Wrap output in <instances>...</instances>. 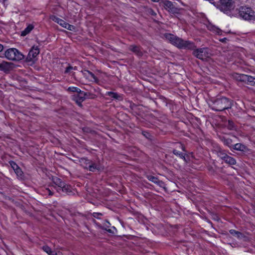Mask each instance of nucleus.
Wrapping results in <instances>:
<instances>
[{"label":"nucleus","mask_w":255,"mask_h":255,"mask_svg":"<svg viewBox=\"0 0 255 255\" xmlns=\"http://www.w3.org/2000/svg\"><path fill=\"white\" fill-rule=\"evenodd\" d=\"M102 215L103 214L101 213L94 212L92 214L93 217L97 219H100V216Z\"/></svg>","instance_id":"36"},{"label":"nucleus","mask_w":255,"mask_h":255,"mask_svg":"<svg viewBox=\"0 0 255 255\" xmlns=\"http://www.w3.org/2000/svg\"><path fill=\"white\" fill-rule=\"evenodd\" d=\"M214 4L221 11L227 13L233 10L235 6L234 0H219L216 4Z\"/></svg>","instance_id":"4"},{"label":"nucleus","mask_w":255,"mask_h":255,"mask_svg":"<svg viewBox=\"0 0 255 255\" xmlns=\"http://www.w3.org/2000/svg\"><path fill=\"white\" fill-rule=\"evenodd\" d=\"M107 95L113 99L118 100V101H121L122 100V96L117 93L108 92H107Z\"/></svg>","instance_id":"20"},{"label":"nucleus","mask_w":255,"mask_h":255,"mask_svg":"<svg viewBox=\"0 0 255 255\" xmlns=\"http://www.w3.org/2000/svg\"><path fill=\"white\" fill-rule=\"evenodd\" d=\"M182 149H183V150H185V148H184V146H182Z\"/></svg>","instance_id":"47"},{"label":"nucleus","mask_w":255,"mask_h":255,"mask_svg":"<svg viewBox=\"0 0 255 255\" xmlns=\"http://www.w3.org/2000/svg\"><path fill=\"white\" fill-rule=\"evenodd\" d=\"M239 15L245 20H252L255 18V12L250 8L242 6L239 9Z\"/></svg>","instance_id":"7"},{"label":"nucleus","mask_w":255,"mask_h":255,"mask_svg":"<svg viewBox=\"0 0 255 255\" xmlns=\"http://www.w3.org/2000/svg\"><path fill=\"white\" fill-rule=\"evenodd\" d=\"M236 78L237 80L241 82H244L245 83L251 86L255 85V78L245 74H237Z\"/></svg>","instance_id":"8"},{"label":"nucleus","mask_w":255,"mask_h":255,"mask_svg":"<svg viewBox=\"0 0 255 255\" xmlns=\"http://www.w3.org/2000/svg\"><path fill=\"white\" fill-rule=\"evenodd\" d=\"M208 29L211 31L215 32V33L218 34L219 35H222V30L219 29V28L216 27L215 26H209Z\"/></svg>","instance_id":"28"},{"label":"nucleus","mask_w":255,"mask_h":255,"mask_svg":"<svg viewBox=\"0 0 255 255\" xmlns=\"http://www.w3.org/2000/svg\"><path fill=\"white\" fill-rule=\"evenodd\" d=\"M112 229H113V230H116V228H115V227H112Z\"/></svg>","instance_id":"46"},{"label":"nucleus","mask_w":255,"mask_h":255,"mask_svg":"<svg viewBox=\"0 0 255 255\" xmlns=\"http://www.w3.org/2000/svg\"><path fill=\"white\" fill-rule=\"evenodd\" d=\"M129 50L131 51L138 56H141L143 54L140 47L138 46L134 45H130L129 47Z\"/></svg>","instance_id":"14"},{"label":"nucleus","mask_w":255,"mask_h":255,"mask_svg":"<svg viewBox=\"0 0 255 255\" xmlns=\"http://www.w3.org/2000/svg\"><path fill=\"white\" fill-rule=\"evenodd\" d=\"M46 190L47 191L49 195L52 196L53 195V192H52L49 189L46 188Z\"/></svg>","instance_id":"40"},{"label":"nucleus","mask_w":255,"mask_h":255,"mask_svg":"<svg viewBox=\"0 0 255 255\" xmlns=\"http://www.w3.org/2000/svg\"><path fill=\"white\" fill-rule=\"evenodd\" d=\"M77 94L80 97H83V99L86 100V92L82 91L80 90V92H78Z\"/></svg>","instance_id":"37"},{"label":"nucleus","mask_w":255,"mask_h":255,"mask_svg":"<svg viewBox=\"0 0 255 255\" xmlns=\"http://www.w3.org/2000/svg\"><path fill=\"white\" fill-rule=\"evenodd\" d=\"M72 99L79 107L82 106V103L85 100L83 99V97H80L77 94L73 95Z\"/></svg>","instance_id":"16"},{"label":"nucleus","mask_w":255,"mask_h":255,"mask_svg":"<svg viewBox=\"0 0 255 255\" xmlns=\"http://www.w3.org/2000/svg\"><path fill=\"white\" fill-rule=\"evenodd\" d=\"M232 149L240 151H244L246 149V146L242 143H237L233 145Z\"/></svg>","instance_id":"18"},{"label":"nucleus","mask_w":255,"mask_h":255,"mask_svg":"<svg viewBox=\"0 0 255 255\" xmlns=\"http://www.w3.org/2000/svg\"><path fill=\"white\" fill-rule=\"evenodd\" d=\"M221 141L224 143V145L227 146L229 147L231 149H232V148L233 146V142L234 140L229 138L225 136H223L221 137Z\"/></svg>","instance_id":"15"},{"label":"nucleus","mask_w":255,"mask_h":255,"mask_svg":"<svg viewBox=\"0 0 255 255\" xmlns=\"http://www.w3.org/2000/svg\"><path fill=\"white\" fill-rule=\"evenodd\" d=\"M134 106H135V105H134V104H130V107H131V108H132H132H133V107Z\"/></svg>","instance_id":"45"},{"label":"nucleus","mask_w":255,"mask_h":255,"mask_svg":"<svg viewBox=\"0 0 255 255\" xmlns=\"http://www.w3.org/2000/svg\"><path fill=\"white\" fill-rule=\"evenodd\" d=\"M149 13L152 15H155L156 14V13L152 9H150Z\"/></svg>","instance_id":"41"},{"label":"nucleus","mask_w":255,"mask_h":255,"mask_svg":"<svg viewBox=\"0 0 255 255\" xmlns=\"http://www.w3.org/2000/svg\"><path fill=\"white\" fill-rule=\"evenodd\" d=\"M13 64L10 62L2 61L0 63V71L8 73L13 69Z\"/></svg>","instance_id":"11"},{"label":"nucleus","mask_w":255,"mask_h":255,"mask_svg":"<svg viewBox=\"0 0 255 255\" xmlns=\"http://www.w3.org/2000/svg\"><path fill=\"white\" fill-rule=\"evenodd\" d=\"M77 69L76 67H72L71 66H69L66 68L65 71V73H70L71 71L73 70H76Z\"/></svg>","instance_id":"33"},{"label":"nucleus","mask_w":255,"mask_h":255,"mask_svg":"<svg viewBox=\"0 0 255 255\" xmlns=\"http://www.w3.org/2000/svg\"><path fill=\"white\" fill-rule=\"evenodd\" d=\"M142 134H143V135L146 136V134H148V133L147 132H142Z\"/></svg>","instance_id":"44"},{"label":"nucleus","mask_w":255,"mask_h":255,"mask_svg":"<svg viewBox=\"0 0 255 255\" xmlns=\"http://www.w3.org/2000/svg\"><path fill=\"white\" fill-rule=\"evenodd\" d=\"M210 106L215 111L221 112L226 109H231L232 106V102L229 99L222 97L212 100Z\"/></svg>","instance_id":"2"},{"label":"nucleus","mask_w":255,"mask_h":255,"mask_svg":"<svg viewBox=\"0 0 255 255\" xmlns=\"http://www.w3.org/2000/svg\"><path fill=\"white\" fill-rule=\"evenodd\" d=\"M224 161L226 163L231 165H235L237 163L236 160L234 158L229 155L227 157H226V159H225Z\"/></svg>","instance_id":"23"},{"label":"nucleus","mask_w":255,"mask_h":255,"mask_svg":"<svg viewBox=\"0 0 255 255\" xmlns=\"http://www.w3.org/2000/svg\"><path fill=\"white\" fill-rule=\"evenodd\" d=\"M5 57L9 60L19 61L23 59L24 55L16 48H9L4 52Z\"/></svg>","instance_id":"6"},{"label":"nucleus","mask_w":255,"mask_h":255,"mask_svg":"<svg viewBox=\"0 0 255 255\" xmlns=\"http://www.w3.org/2000/svg\"><path fill=\"white\" fill-rule=\"evenodd\" d=\"M218 156L220 157L222 160L226 159V157L228 156L224 150L220 149L217 152Z\"/></svg>","instance_id":"29"},{"label":"nucleus","mask_w":255,"mask_h":255,"mask_svg":"<svg viewBox=\"0 0 255 255\" xmlns=\"http://www.w3.org/2000/svg\"><path fill=\"white\" fill-rule=\"evenodd\" d=\"M39 49L37 46H32L26 58V61L27 62L32 61L33 59L39 53Z\"/></svg>","instance_id":"10"},{"label":"nucleus","mask_w":255,"mask_h":255,"mask_svg":"<svg viewBox=\"0 0 255 255\" xmlns=\"http://www.w3.org/2000/svg\"><path fill=\"white\" fill-rule=\"evenodd\" d=\"M3 49V46L2 44H0V52L2 51Z\"/></svg>","instance_id":"42"},{"label":"nucleus","mask_w":255,"mask_h":255,"mask_svg":"<svg viewBox=\"0 0 255 255\" xmlns=\"http://www.w3.org/2000/svg\"><path fill=\"white\" fill-rule=\"evenodd\" d=\"M227 40L226 38H223L222 39H220V41L222 42H225Z\"/></svg>","instance_id":"43"},{"label":"nucleus","mask_w":255,"mask_h":255,"mask_svg":"<svg viewBox=\"0 0 255 255\" xmlns=\"http://www.w3.org/2000/svg\"><path fill=\"white\" fill-rule=\"evenodd\" d=\"M166 39L176 46L179 49L194 50L196 47L195 44L193 42L188 40H184L171 33H165L164 35Z\"/></svg>","instance_id":"1"},{"label":"nucleus","mask_w":255,"mask_h":255,"mask_svg":"<svg viewBox=\"0 0 255 255\" xmlns=\"http://www.w3.org/2000/svg\"><path fill=\"white\" fill-rule=\"evenodd\" d=\"M33 29V26L32 24H29L24 30L21 32L22 36H25Z\"/></svg>","instance_id":"27"},{"label":"nucleus","mask_w":255,"mask_h":255,"mask_svg":"<svg viewBox=\"0 0 255 255\" xmlns=\"http://www.w3.org/2000/svg\"><path fill=\"white\" fill-rule=\"evenodd\" d=\"M9 163L12 169L14 170L16 169L19 166L17 165V164L13 161H10Z\"/></svg>","instance_id":"35"},{"label":"nucleus","mask_w":255,"mask_h":255,"mask_svg":"<svg viewBox=\"0 0 255 255\" xmlns=\"http://www.w3.org/2000/svg\"><path fill=\"white\" fill-rule=\"evenodd\" d=\"M99 227L101 229L106 230L108 232H109L110 233L114 234V232L113 230H112V229H108L107 228H103V227L101 225H99Z\"/></svg>","instance_id":"38"},{"label":"nucleus","mask_w":255,"mask_h":255,"mask_svg":"<svg viewBox=\"0 0 255 255\" xmlns=\"http://www.w3.org/2000/svg\"><path fill=\"white\" fill-rule=\"evenodd\" d=\"M83 74L86 78L90 81L98 83L99 81L97 77L91 72L89 70H85L83 72Z\"/></svg>","instance_id":"12"},{"label":"nucleus","mask_w":255,"mask_h":255,"mask_svg":"<svg viewBox=\"0 0 255 255\" xmlns=\"http://www.w3.org/2000/svg\"><path fill=\"white\" fill-rule=\"evenodd\" d=\"M80 162L81 165H82L84 168L87 169V168H88V165L91 163V160L88 159L86 158H82L80 160Z\"/></svg>","instance_id":"22"},{"label":"nucleus","mask_w":255,"mask_h":255,"mask_svg":"<svg viewBox=\"0 0 255 255\" xmlns=\"http://www.w3.org/2000/svg\"><path fill=\"white\" fill-rule=\"evenodd\" d=\"M52 182L55 184L54 188L59 193H64L68 195L73 194V189L72 187L66 184L61 179L57 177H52Z\"/></svg>","instance_id":"3"},{"label":"nucleus","mask_w":255,"mask_h":255,"mask_svg":"<svg viewBox=\"0 0 255 255\" xmlns=\"http://www.w3.org/2000/svg\"><path fill=\"white\" fill-rule=\"evenodd\" d=\"M147 178L150 181L157 184L159 186L162 187H163L164 184V182L158 179L156 177L153 176L152 175H147L146 176Z\"/></svg>","instance_id":"13"},{"label":"nucleus","mask_w":255,"mask_h":255,"mask_svg":"<svg viewBox=\"0 0 255 255\" xmlns=\"http://www.w3.org/2000/svg\"><path fill=\"white\" fill-rule=\"evenodd\" d=\"M67 91L71 92H76L77 94L80 92V89L76 87H70L68 88Z\"/></svg>","instance_id":"31"},{"label":"nucleus","mask_w":255,"mask_h":255,"mask_svg":"<svg viewBox=\"0 0 255 255\" xmlns=\"http://www.w3.org/2000/svg\"><path fill=\"white\" fill-rule=\"evenodd\" d=\"M90 171L94 172L96 169L100 170L99 166L95 163L91 161L90 164L88 165V168Z\"/></svg>","instance_id":"21"},{"label":"nucleus","mask_w":255,"mask_h":255,"mask_svg":"<svg viewBox=\"0 0 255 255\" xmlns=\"http://www.w3.org/2000/svg\"><path fill=\"white\" fill-rule=\"evenodd\" d=\"M229 233L238 239H242L245 237V236L243 233L235 230L231 229L229 231Z\"/></svg>","instance_id":"17"},{"label":"nucleus","mask_w":255,"mask_h":255,"mask_svg":"<svg viewBox=\"0 0 255 255\" xmlns=\"http://www.w3.org/2000/svg\"><path fill=\"white\" fill-rule=\"evenodd\" d=\"M163 5L164 8L171 13L177 14L179 12V9L175 7L171 1L165 0L163 2Z\"/></svg>","instance_id":"9"},{"label":"nucleus","mask_w":255,"mask_h":255,"mask_svg":"<svg viewBox=\"0 0 255 255\" xmlns=\"http://www.w3.org/2000/svg\"><path fill=\"white\" fill-rule=\"evenodd\" d=\"M42 250L45 252L48 255H56L57 253L51 250V248L48 246L42 247Z\"/></svg>","instance_id":"24"},{"label":"nucleus","mask_w":255,"mask_h":255,"mask_svg":"<svg viewBox=\"0 0 255 255\" xmlns=\"http://www.w3.org/2000/svg\"><path fill=\"white\" fill-rule=\"evenodd\" d=\"M226 127L229 130H236L237 129L236 126L234 122L232 120H229L227 123Z\"/></svg>","instance_id":"26"},{"label":"nucleus","mask_w":255,"mask_h":255,"mask_svg":"<svg viewBox=\"0 0 255 255\" xmlns=\"http://www.w3.org/2000/svg\"><path fill=\"white\" fill-rule=\"evenodd\" d=\"M96 97H97L96 95L94 94H93L91 92H86V99H94Z\"/></svg>","instance_id":"32"},{"label":"nucleus","mask_w":255,"mask_h":255,"mask_svg":"<svg viewBox=\"0 0 255 255\" xmlns=\"http://www.w3.org/2000/svg\"><path fill=\"white\" fill-rule=\"evenodd\" d=\"M172 152L174 154L178 156L181 158L183 159L185 162H187V160L185 157L186 154H184L176 149H174Z\"/></svg>","instance_id":"25"},{"label":"nucleus","mask_w":255,"mask_h":255,"mask_svg":"<svg viewBox=\"0 0 255 255\" xmlns=\"http://www.w3.org/2000/svg\"><path fill=\"white\" fill-rule=\"evenodd\" d=\"M64 27L71 31L74 30L75 29V26L74 25L69 24L67 22L66 23Z\"/></svg>","instance_id":"34"},{"label":"nucleus","mask_w":255,"mask_h":255,"mask_svg":"<svg viewBox=\"0 0 255 255\" xmlns=\"http://www.w3.org/2000/svg\"><path fill=\"white\" fill-rule=\"evenodd\" d=\"M14 172L18 177L21 178L23 177V172L19 167L15 169Z\"/></svg>","instance_id":"30"},{"label":"nucleus","mask_w":255,"mask_h":255,"mask_svg":"<svg viewBox=\"0 0 255 255\" xmlns=\"http://www.w3.org/2000/svg\"><path fill=\"white\" fill-rule=\"evenodd\" d=\"M50 18L53 21L57 22V23H58L59 24H60L61 26H62L63 27L66 23L64 20L59 18V17L55 16V15H52L51 16H50Z\"/></svg>","instance_id":"19"},{"label":"nucleus","mask_w":255,"mask_h":255,"mask_svg":"<svg viewBox=\"0 0 255 255\" xmlns=\"http://www.w3.org/2000/svg\"><path fill=\"white\" fill-rule=\"evenodd\" d=\"M192 54L197 58L202 61L207 60L212 55L211 50L208 47L197 49L195 48L192 52Z\"/></svg>","instance_id":"5"},{"label":"nucleus","mask_w":255,"mask_h":255,"mask_svg":"<svg viewBox=\"0 0 255 255\" xmlns=\"http://www.w3.org/2000/svg\"><path fill=\"white\" fill-rule=\"evenodd\" d=\"M110 223H109V222L108 221H106V224H105L104 227H103V228L107 229L108 228H109L110 227Z\"/></svg>","instance_id":"39"}]
</instances>
